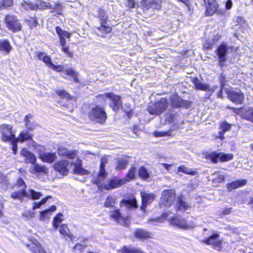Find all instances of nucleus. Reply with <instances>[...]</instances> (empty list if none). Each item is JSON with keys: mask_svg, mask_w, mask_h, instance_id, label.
<instances>
[{"mask_svg": "<svg viewBox=\"0 0 253 253\" xmlns=\"http://www.w3.org/2000/svg\"><path fill=\"white\" fill-rule=\"evenodd\" d=\"M117 198L115 196L110 195L107 196L106 201L104 204V206L106 207H113L116 202Z\"/></svg>", "mask_w": 253, "mask_h": 253, "instance_id": "44", "label": "nucleus"}, {"mask_svg": "<svg viewBox=\"0 0 253 253\" xmlns=\"http://www.w3.org/2000/svg\"><path fill=\"white\" fill-rule=\"evenodd\" d=\"M126 4L129 8H135L138 3L134 0H126Z\"/></svg>", "mask_w": 253, "mask_h": 253, "instance_id": "57", "label": "nucleus"}, {"mask_svg": "<svg viewBox=\"0 0 253 253\" xmlns=\"http://www.w3.org/2000/svg\"><path fill=\"white\" fill-rule=\"evenodd\" d=\"M222 242V239H220L219 235L217 233H213L210 237L204 241L206 244L213 245L217 250L221 248Z\"/></svg>", "mask_w": 253, "mask_h": 253, "instance_id": "14", "label": "nucleus"}, {"mask_svg": "<svg viewBox=\"0 0 253 253\" xmlns=\"http://www.w3.org/2000/svg\"><path fill=\"white\" fill-rule=\"evenodd\" d=\"M169 106V102L167 98H162L159 100L150 104L147 107V111L153 115H160L164 113Z\"/></svg>", "mask_w": 253, "mask_h": 253, "instance_id": "3", "label": "nucleus"}, {"mask_svg": "<svg viewBox=\"0 0 253 253\" xmlns=\"http://www.w3.org/2000/svg\"><path fill=\"white\" fill-rule=\"evenodd\" d=\"M242 117L253 123V108H248L244 110L242 114Z\"/></svg>", "mask_w": 253, "mask_h": 253, "instance_id": "36", "label": "nucleus"}, {"mask_svg": "<svg viewBox=\"0 0 253 253\" xmlns=\"http://www.w3.org/2000/svg\"><path fill=\"white\" fill-rule=\"evenodd\" d=\"M7 182V181L6 177L4 175L3 173L0 172V183L3 182L6 184Z\"/></svg>", "mask_w": 253, "mask_h": 253, "instance_id": "62", "label": "nucleus"}, {"mask_svg": "<svg viewBox=\"0 0 253 253\" xmlns=\"http://www.w3.org/2000/svg\"><path fill=\"white\" fill-rule=\"evenodd\" d=\"M139 176L144 180L150 177V174L148 170L144 167H140L138 170Z\"/></svg>", "mask_w": 253, "mask_h": 253, "instance_id": "43", "label": "nucleus"}, {"mask_svg": "<svg viewBox=\"0 0 253 253\" xmlns=\"http://www.w3.org/2000/svg\"><path fill=\"white\" fill-rule=\"evenodd\" d=\"M110 216L116 222L125 226H127L130 224L129 218L128 216L126 218L124 217L118 209L110 211Z\"/></svg>", "mask_w": 253, "mask_h": 253, "instance_id": "11", "label": "nucleus"}, {"mask_svg": "<svg viewBox=\"0 0 253 253\" xmlns=\"http://www.w3.org/2000/svg\"><path fill=\"white\" fill-rule=\"evenodd\" d=\"M211 161L213 163H217L218 161L221 162H226L231 160L233 158V155L232 154H224L223 153H211L210 155Z\"/></svg>", "mask_w": 253, "mask_h": 253, "instance_id": "13", "label": "nucleus"}, {"mask_svg": "<svg viewBox=\"0 0 253 253\" xmlns=\"http://www.w3.org/2000/svg\"><path fill=\"white\" fill-rule=\"evenodd\" d=\"M192 83L196 89L203 91H213L217 87L216 86L214 88H211L208 84L202 83L197 78H193Z\"/></svg>", "mask_w": 253, "mask_h": 253, "instance_id": "19", "label": "nucleus"}, {"mask_svg": "<svg viewBox=\"0 0 253 253\" xmlns=\"http://www.w3.org/2000/svg\"><path fill=\"white\" fill-rule=\"evenodd\" d=\"M65 72L67 76L71 77L73 79L74 82L79 83L77 74L73 69L71 68L66 69Z\"/></svg>", "mask_w": 253, "mask_h": 253, "instance_id": "47", "label": "nucleus"}, {"mask_svg": "<svg viewBox=\"0 0 253 253\" xmlns=\"http://www.w3.org/2000/svg\"><path fill=\"white\" fill-rule=\"evenodd\" d=\"M168 217L169 213H164L161 217L149 219L146 224L150 227L153 226H158L159 223L163 222L164 219Z\"/></svg>", "mask_w": 253, "mask_h": 253, "instance_id": "23", "label": "nucleus"}, {"mask_svg": "<svg viewBox=\"0 0 253 253\" xmlns=\"http://www.w3.org/2000/svg\"><path fill=\"white\" fill-rule=\"evenodd\" d=\"M1 4V9L10 7L13 4V0H2L1 1H0Z\"/></svg>", "mask_w": 253, "mask_h": 253, "instance_id": "53", "label": "nucleus"}, {"mask_svg": "<svg viewBox=\"0 0 253 253\" xmlns=\"http://www.w3.org/2000/svg\"><path fill=\"white\" fill-rule=\"evenodd\" d=\"M62 216L63 215L62 214L59 213L54 218L52 224L55 229L58 228L59 224L62 221V219L61 218Z\"/></svg>", "mask_w": 253, "mask_h": 253, "instance_id": "48", "label": "nucleus"}, {"mask_svg": "<svg viewBox=\"0 0 253 253\" xmlns=\"http://www.w3.org/2000/svg\"><path fill=\"white\" fill-rule=\"evenodd\" d=\"M99 17L100 18L101 21H103L104 23H106L108 16L106 12L103 10H100L99 12Z\"/></svg>", "mask_w": 253, "mask_h": 253, "instance_id": "58", "label": "nucleus"}, {"mask_svg": "<svg viewBox=\"0 0 253 253\" xmlns=\"http://www.w3.org/2000/svg\"><path fill=\"white\" fill-rule=\"evenodd\" d=\"M170 100L174 107H178L182 105V99L177 94H173L170 97Z\"/></svg>", "mask_w": 253, "mask_h": 253, "instance_id": "41", "label": "nucleus"}, {"mask_svg": "<svg viewBox=\"0 0 253 253\" xmlns=\"http://www.w3.org/2000/svg\"><path fill=\"white\" fill-rule=\"evenodd\" d=\"M154 135L156 137H162L165 136L171 135V131H155L153 132Z\"/></svg>", "mask_w": 253, "mask_h": 253, "instance_id": "54", "label": "nucleus"}, {"mask_svg": "<svg viewBox=\"0 0 253 253\" xmlns=\"http://www.w3.org/2000/svg\"><path fill=\"white\" fill-rule=\"evenodd\" d=\"M97 97L103 99L105 98H109L111 101L110 106L114 111L118 110L122 105L121 97L113 93H106L104 94H99Z\"/></svg>", "mask_w": 253, "mask_h": 253, "instance_id": "7", "label": "nucleus"}, {"mask_svg": "<svg viewBox=\"0 0 253 253\" xmlns=\"http://www.w3.org/2000/svg\"><path fill=\"white\" fill-rule=\"evenodd\" d=\"M88 116L91 120L100 124L104 123L107 119L104 109L97 105H93L90 107Z\"/></svg>", "mask_w": 253, "mask_h": 253, "instance_id": "2", "label": "nucleus"}, {"mask_svg": "<svg viewBox=\"0 0 253 253\" xmlns=\"http://www.w3.org/2000/svg\"><path fill=\"white\" fill-rule=\"evenodd\" d=\"M100 26L97 27L96 29L98 30L97 34L101 37H104L106 34L110 33L112 28L108 25H106V23H104L103 21H101Z\"/></svg>", "mask_w": 253, "mask_h": 253, "instance_id": "25", "label": "nucleus"}, {"mask_svg": "<svg viewBox=\"0 0 253 253\" xmlns=\"http://www.w3.org/2000/svg\"><path fill=\"white\" fill-rule=\"evenodd\" d=\"M37 57L39 60L42 61L48 67L52 63L50 56H48L45 52H39Z\"/></svg>", "mask_w": 253, "mask_h": 253, "instance_id": "37", "label": "nucleus"}, {"mask_svg": "<svg viewBox=\"0 0 253 253\" xmlns=\"http://www.w3.org/2000/svg\"><path fill=\"white\" fill-rule=\"evenodd\" d=\"M61 50L64 53L68 55L69 57H72L73 56V52L70 51L68 46H62L61 48Z\"/></svg>", "mask_w": 253, "mask_h": 253, "instance_id": "59", "label": "nucleus"}, {"mask_svg": "<svg viewBox=\"0 0 253 253\" xmlns=\"http://www.w3.org/2000/svg\"><path fill=\"white\" fill-rule=\"evenodd\" d=\"M212 183L217 184L224 181L225 176L220 172H214L211 174Z\"/></svg>", "mask_w": 253, "mask_h": 253, "instance_id": "40", "label": "nucleus"}, {"mask_svg": "<svg viewBox=\"0 0 253 253\" xmlns=\"http://www.w3.org/2000/svg\"><path fill=\"white\" fill-rule=\"evenodd\" d=\"M177 210L179 211H185L189 207L188 204L181 200H178L176 204Z\"/></svg>", "mask_w": 253, "mask_h": 253, "instance_id": "46", "label": "nucleus"}, {"mask_svg": "<svg viewBox=\"0 0 253 253\" xmlns=\"http://www.w3.org/2000/svg\"><path fill=\"white\" fill-rule=\"evenodd\" d=\"M32 135L27 131H22L20 133L19 136L16 139L19 142H23L24 141L30 140V145L32 147H37L36 143L32 140Z\"/></svg>", "mask_w": 253, "mask_h": 253, "instance_id": "24", "label": "nucleus"}, {"mask_svg": "<svg viewBox=\"0 0 253 253\" xmlns=\"http://www.w3.org/2000/svg\"><path fill=\"white\" fill-rule=\"evenodd\" d=\"M204 3L206 7L207 15L211 16L217 10L218 5L216 0H204Z\"/></svg>", "mask_w": 253, "mask_h": 253, "instance_id": "16", "label": "nucleus"}, {"mask_svg": "<svg viewBox=\"0 0 253 253\" xmlns=\"http://www.w3.org/2000/svg\"><path fill=\"white\" fill-rule=\"evenodd\" d=\"M16 185L20 188V189L11 194V197L14 199L22 200L23 198L27 197L31 198L32 200H37L42 196V194L41 192H37L32 189H29L27 192L25 191L26 185L21 178L17 180Z\"/></svg>", "mask_w": 253, "mask_h": 253, "instance_id": "1", "label": "nucleus"}, {"mask_svg": "<svg viewBox=\"0 0 253 253\" xmlns=\"http://www.w3.org/2000/svg\"><path fill=\"white\" fill-rule=\"evenodd\" d=\"M30 171L32 173H47L48 172V169L43 165H40L39 164L35 163L30 167Z\"/></svg>", "mask_w": 253, "mask_h": 253, "instance_id": "29", "label": "nucleus"}, {"mask_svg": "<svg viewBox=\"0 0 253 253\" xmlns=\"http://www.w3.org/2000/svg\"><path fill=\"white\" fill-rule=\"evenodd\" d=\"M228 98L236 104H242L244 99V95L240 91H236L228 89H225Z\"/></svg>", "mask_w": 253, "mask_h": 253, "instance_id": "10", "label": "nucleus"}, {"mask_svg": "<svg viewBox=\"0 0 253 253\" xmlns=\"http://www.w3.org/2000/svg\"><path fill=\"white\" fill-rule=\"evenodd\" d=\"M6 27L13 32L21 31L22 25L17 16L13 14L7 15L5 17Z\"/></svg>", "mask_w": 253, "mask_h": 253, "instance_id": "4", "label": "nucleus"}, {"mask_svg": "<svg viewBox=\"0 0 253 253\" xmlns=\"http://www.w3.org/2000/svg\"><path fill=\"white\" fill-rule=\"evenodd\" d=\"M247 181L245 179L238 180L226 185V188L229 191L239 188L246 185Z\"/></svg>", "mask_w": 253, "mask_h": 253, "instance_id": "28", "label": "nucleus"}, {"mask_svg": "<svg viewBox=\"0 0 253 253\" xmlns=\"http://www.w3.org/2000/svg\"><path fill=\"white\" fill-rule=\"evenodd\" d=\"M69 161L67 160L60 161L55 163L53 166L54 169L61 174L66 175L68 172L67 168Z\"/></svg>", "mask_w": 253, "mask_h": 253, "instance_id": "18", "label": "nucleus"}, {"mask_svg": "<svg viewBox=\"0 0 253 253\" xmlns=\"http://www.w3.org/2000/svg\"><path fill=\"white\" fill-rule=\"evenodd\" d=\"M179 172L191 175H194L197 173L196 170H194L193 169L189 168L184 165H181L178 167L177 173Z\"/></svg>", "mask_w": 253, "mask_h": 253, "instance_id": "38", "label": "nucleus"}, {"mask_svg": "<svg viewBox=\"0 0 253 253\" xmlns=\"http://www.w3.org/2000/svg\"><path fill=\"white\" fill-rule=\"evenodd\" d=\"M57 94L60 96L61 98L66 99H71L72 97L64 89H58L56 90Z\"/></svg>", "mask_w": 253, "mask_h": 253, "instance_id": "50", "label": "nucleus"}, {"mask_svg": "<svg viewBox=\"0 0 253 253\" xmlns=\"http://www.w3.org/2000/svg\"><path fill=\"white\" fill-rule=\"evenodd\" d=\"M20 8L22 10L28 9L34 10L38 8V5H34L31 2H28L25 0L20 2Z\"/></svg>", "mask_w": 253, "mask_h": 253, "instance_id": "39", "label": "nucleus"}, {"mask_svg": "<svg viewBox=\"0 0 253 253\" xmlns=\"http://www.w3.org/2000/svg\"><path fill=\"white\" fill-rule=\"evenodd\" d=\"M56 210V207L52 206L48 210H44L40 212V219L41 221H47L49 219L52 212L55 211Z\"/></svg>", "mask_w": 253, "mask_h": 253, "instance_id": "27", "label": "nucleus"}, {"mask_svg": "<svg viewBox=\"0 0 253 253\" xmlns=\"http://www.w3.org/2000/svg\"><path fill=\"white\" fill-rule=\"evenodd\" d=\"M175 199V192L172 189L164 190L162 193V197L160 201L161 207H170L174 202Z\"/></svg>", "mask_w": 253, "mask_h": 253, "instance_id": "5", "label": "nucleus"}, {"mask_svg": "<svg viewBox=\"0 0 253 253\" xmlns=\"http://www.w3.org/2000/svg\"><path fill=\"white\" fill-rule=\"evenodd\" d=\"M127 165V162L123 159H119L118 160V164L116 169L119 170L125 169Z\"/></svg>", "mask_w": 253, "mask_h": 253, "instance_id": "51", "label": "nucleus"}, {"mask_svg": "<svg viewBox=\"0 0 253 253\" xmlns=\"http://www.w3.org/2000/svg\"><path fill=\"white\" fill-rule=\"evenodd\" d=\"M100 180L99 184H97L98 187L103 188L106 190H110L114 188H116L121 186L122 185L125 183V180L124 179H113L110 181H107L104 183L103 184H102V181L103 180Z\"/></svg>", "mask_w": 253, "mask_h": 253, "instance_id": "12", "label": "nucleus"}, {"mask_svg": "<svg viewBox=\"0 0 253 253\" xmlns=\"http://www.w3.org/2000/svg\"><path fill=\"white\" fill-rule=\"evenodd\" d=\"M141 197L142 201V206L141 209L144 210L147 205L152 203L155 198L154 194L148 193L145 192H141Z\"/></svg>", "mask_w": 253, "mask_h": 253, "instance_id": "22", "label": "nucleus"}, {"mask_svg": "<svg viewBox=\"0 0 253 253\" xmlns=\"http://www.w3.org/2000/svg\"><path fill=\"white\" fill-rule=\"evenodd\" d=\"M85 248V247L82 246V245L80 244H77L75 247H74V249L75 250H81V252L82 251V250Z\"/></svg>", "mask_w": 253, "mask_h": 253, "instance_id": "64", "label": "nucleus"}, {"mask_svg": "<svg viewBox=\"0 0 253 253\" xmlns=\"http://www.w3.org/2000/svg\"><path fill=\"white\" fill-rule=\"evenodd\" d=\"M1 139L3 141H13L15 138V135L12 131L11 126L3 124L0 126Z\"/></svg>", "mask_w": 253, "mask_h": 253, "instance_id": "9", "label": "nucleus"}, {"mask_svg": "<svg viewBox=\"0 0 253 253\" xmlns=\"http://www.w3.org/2000/svg\"><path fill=\"white\" fill-rule=\"evenodd\" d=\"M231 128V125L226 123L223 122L220 124L219 129L220 131L219 132V135L217 136V137L220 138V139H223L224 137L223 136L224 133L230 130Z\"/></svg>", "mask_w": 253, "mask_h": 253, "instance_id": "34", "label": "nucleus"}, {"mask_svg": "<svg viewBox=\"0 0 253 253\" xmlns=\"http://www.w3.org/2000/svg\"><path fill=\"white\" fill-rule=\"evenodd\" d=\"M59 232L61 235L67 236L72 239L73 235L70 234V230L66 225L62 224L60 226Z\"/></svg>", "mask_w": 253, "mask_h": 253, "instance_id": "42", "label": "nucleus"}, {"mask_svg": "<svg viewBox=\"0 0 253 253\" xmlns=\"http://www.w3.org/2000/svg\"><path fill=\"white\" fill-rule=\"evenodd\" d=\"M216 53L219 58V65L223 67L224 62L226 60V55L227 54V47L224 44H220L216 49Z\"/></svg>", "mask_w": 253, "mask_h": 253, "instance_id": "15", "label": "nucleus"}, {"mask_svg": "<svg viewBox=\"0 0 253 253\" xmlns=\"http://www.w3.org/2000/svg\"><path fill=\"white\" fill-rule=\"evenodd\" d=\"M27 247L33 253H46L41 245L37 241L28 245Z\"/></svg>", "mask_w": 253, "mask_h": 253, "instance_id": "26", "label": "nucleus"}, {"mask_svg": "<svg viewBox=\"0 0 253 253\" xmlns=\"http://www.w3.org/2000/svg\"><path fill=\"white\" fill-rule=\"evenodd\" d=\"M169 220L171 225L181 229H192L196 226L195 224L187 222L184 218L179 217H170L169 218Z\"/></svg>", "mask_w": 253, "mask_h": 253, "instance_id": "8", "label": "nucleus"}, {"mask_svg": "<svg viewBox=\"0 0 253 253\" xmlns=\"http://www.w3.org/2000/svg\"><path fill=\"white\" fill-rule=\"evenodd\" d=\"M20 154L21 156L25 158L24 160L26 163H29L32 164L36 163L37 158L33 153L27 149L23 148L20 152Z\"/></svg>", "mask_w": 253, "mask_h": 253, "instance_id": "20", "label": "nucleus"}, {"mask_svg": "<svg viewBox=\"0 0 253 253\" xmlns=\"http://www.w3.org/2000/svg\"><path fill=\"white\" fill-rule=\"evenodd\" d=\"M75 165L74 171L75 173L80 175H86L88 174V171L81 167V161L77 159L75 163L71 162Z\"/></svg>", "mask_w": 253, "mask_h": 253, "instance_id": "31", "label": "nucleus"}, {"mask_svg": "<svg viewBox=\"0 0 253 253\" xmlns=\"http://www.w3.org/2000/svg\"><path fill=\"white\" fill-rule=\"evenodd\" d=\"M50 69L54 70L57 72H61L64 69V67L61 65H56L54 64L52 62L48 67Z\"/></svg>", "mask_w": 253, "mask_h": 253, "instance_id": "56", "label": "nucleus"}, {"mask_svg": "<svg viewBox=\"0 0 253 253\" xmlns=\"http://www.w3.org/2000/svg\"><path fill=\"white\" fill-rule=\"evenodd\" d=\"M35 212L33 211H27L22 213V216L26 219H31L34 217Z\"/></svg>", "mask_w": 253, "mask_h": 253, "instance_id": "55", "label": "nucleus"}, {"mask_svg": "<svg viewBox=\"0 0 253 253\" xmlns=\"http://www.w3.org/2000/svg\"><path fill=\"white\" fill-rule=\"evenodd\" d=\"M36 148L38 151L39 158L43 162L51 163L57 158L55 153L45 152V148L44 146L38 145Z\"/></svg>", "mask_w": 253, "mask_h": 253, "instance_id": "6", "label": "nucleus"}, {"mask_svg": "<svg viewBox=\"0 0 253 253\" xmlns=\"http://www.w3.org/2000/svg\"><path fill=\"white\" fill-rule=\"evenodd\" d=\"M232 5V2L231 0H228L226 2L225 6H226V9L227 10L230 9L231 8Z\"/></svg>", "mask_w": 253, "mask_h": 253, "instance_id": "63", "label": "nucleus"}, {"mask_svg": "<svg viewBox=\"0 0 253 253\" xmlns=\"http://www.w3.org/2000/svg\"><path fill=\"white\" fill-rule=\"evenodd\" d=\"M33 118V115L32 114H28L26 115L24 118V122L25 123V126L29 130H32L34 129V127H32L30 126V120Z\"/></svg>", "mask_w": 253, "mask_h": 253, "instance_id": "52", "label": "nucleus"}, {"mask_svg": "<svg viewBox=\"0 0 253 253\" xmlns=\"http://www.w3.org/2000/svg\"><path fill=\"white\" fill-rule=\"evenodd\" d=\"M11 141H12V149L13 153L14 154H16V153L17 152V143L18 142H19V141L18 140H17L16 138Z\"/></svg>", "mask_w": 253, "mask_h": 253, "instance_id": "61", "label": "nucleus"}, {"mask_svg": "<svg viewBox=\"0 0 253 253\" xmlns=\"http://www.w3.org/2000/svg\"><path fill=\"white\" fill-rule=\"evenodd\" d=\"M232 208H226L224 209L221 211L220 212V216H222L226 215H228L231 212Z\"/></svg>", "mask_w": 253, "mask_h": 253, "instance_id": "60", "label": "nucleus"}, {"mask_svg": "<svg viewBox=\"0 0 253 253\" xmlns=\"http://www.w3.org/2000/svg\"><path fill=\"white\" fill-rule=\"evenodd\" d=\"M56 32L58 34L60 39V44L61 47L65 46L66 44V40L65 38L69 39L71 34L67 31H63L59 27H56Z\"/></svg>", "mask_w": 253, "mask_h": 253, "instance_id": "21", "label": "nucleus"}, {"mask_svg": "<svg viewBox=\"0 0 253 253\" xmlns=\"http://www.w3.org/2000/svg\"><path fill=\"white\" fill-rule=\"evenodd\" d=\"M135 173L136 169L134 168H132L130 169L126 177L123 178L125 180V183L126 181H129L133 179L135 177Z\"/></svg>", "mask_w": 253, "mask_h": 253, "instance_id": "45", "label": "nucleus"}, {"mask_svg": "<svg viewBox=\"0 0 253 253\" xmlns=\"http://www.w3.org/2000/svg\"><path fill=\"white\" fill-rule=\"evenodd\" d=\"M58 154L62 156H66L69 159H74L75 156V153L68 150L66 148L63 146H60L58 148Z\"/></svg>", "mask_w": 253, "mask_h": 253, "instance_id": "33", "label": "nucleus"}, {"mask_svg": "<svg viewBox=\"0 0 253 253\" xmlns=\"http://www.w3.org/2000/svg\"><path fill=\"white\" fill-rule=\"evenodd\" d=\"M11 49V46L8 41L0 40V51L7 54Z\"/></svg>", "mask_w": 253, "mask_h": 253, "instance_id": "35", "label": "nucleus"}, {"mask_svg": "<svg viewBox=\"0 0 253 253\" xmlns=\"http://www.w3.org/2000/svg\"><path fill=\"white\" fill-rule=\"evenodd\" d=\"M152 234L143 229H137L134 232V236L140 239H147L151 237Z\"/></svg>", "mask_w": 253, "mask_h": 253, "instance_id": "32", "label": "nucleus"}, {"mask_svg": "<svg viewBox=\"0 0 253 253\" xmlns=\"http://www.w3.org/2000/svg\"><path fill=\"white\" fill-rule=\"evenodd\" d=\"M50 196H47L46 198H43L40 202H36L33 203V210H35L36 209L40 208L41 207L44 205L47 201L48 198H50Z\"/></svg>", "mask_w": 253, "mask_h": 253, "instance_id": "49", "label": "nucleus"}, {"mask_svg": "<svg viewBox=\"0 0 253 253\" xmlns=\"http://www.w3.org/2000/svg\"><path fill=\"white\" fill-rule=\"evenodd\" d=\"M121 207H125L127 209H131L137 207L136 200L134 198L129 200H123L120 203Z\"/></svg>", "mask_w": 253, "mask_h": 253, "instance_id": "30", "label": "nucleus"}, {"mask_svg": "<svg viewBox=\"0 0 253 253\" xmlns=\"http://www.w3.org/2000/svg\"><path fill=\"white\" fill-rule=\"evenodd\" d=\"M107 159L106 158H102L101 160L100 169L99 174L96 178L93 177L92 181L96 184H99L100 180H104L107 176L106 172L105 170V165L107 163Z\"/></svg>", "mask_w": 253, "mask_h": 253, "instance_id": "17", "label": "nucleus"}]
</instances>
